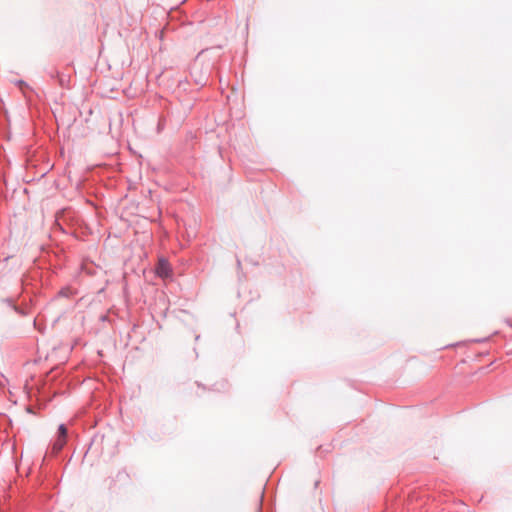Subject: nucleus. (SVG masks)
<instances>
[{"label":"nucleus","mask_w":512,"mask_h":512,"mask_svg":"<svg viewBox=\"0 0 512 512\" xmlns=\"http://www.w3.org/2000/svg\"><path fill=\"white\" fill-rule=\"evenodd\" d=\"M89 452V450H85L83 456L85 457L87 455V453Z\"/></svg>","instance_id":"3"},{"label":"nucleus","mask_w":512,"mask_h":512,"mask_svg":"<svg viewBox=\"0 0 512 512\" xmlns=\"http://www.w3.org/2000/svg\"><path fill=\"white\" fill-rule=\"evenodd\" d=\"M156 273L161 278H168L171 276L172 270L168 261L164 258H160L156 267Z\"/></svg>","instance_id":"1"},{"label":"nucleus","mask_w":512,"mask_h":512,"mask_svg":"<svg viewBox=\"0 0 512 512\" xmlns=\"http://www.w3.org/2000/svg\"><path fill=\"white\" fill-rule=\"evenodd\" d=\"M66 444H68L67 429L64 425H60L59 430H58L57 440H56L53 448H63V446Z\"/></svg>","instance_id":"2"}]
</instances>
